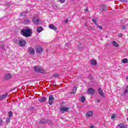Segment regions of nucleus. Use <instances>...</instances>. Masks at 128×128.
<instances>
[{
    "label": "nucleus",
    "instance_id": "1",
    "mask_svg": "<svg viewBox=\"0 0 128 128\" xmlns=\"http://www.w3.org/2000/svg\"><path fill=\"white\" fill-rule=\"evenodd\" d=\"M20 32L24 36L28 38V36H30L32 34V30H30V29L24 30H22Z\"/></svg>",
    "mask_w": 128,
    "mask_h": 128
},
{
    "label": "nucleus",
    "instance_id": "2",
    "mask_svg": "<svg viewBox=\"0 0 128 128\" xmlns=\"http://www.w3.org/2000/svg\"><path fill=\"white\" fill-rule=\"evenodd\" d=\"M32 22H33L34 24L36 26H38V24H42V20L38 18V16H34L32 18Z\"/></svg>",
    "mask_w": 128,
    "mask_h": 128
},
{
    "label": "nucleus",
    "instance_id": "3",
    "mask_svg": "<svg viewBox=\"0 0 128 128\" xmlns=\"http://www.w3.org/2000/svg\"><path fill=\"white\" fill-rule=\"evenodd\" d=\"M34 70L35 72H40V74H44V72H46V70L40 66H35Z\"/></svg>",
    "mask_w": 128,
    "mask_h": 128
},
{
    "label": "nucleus",
    "instance_id": "4",
    "mask_svg": "<svg viewBox=\"0 0 128 128\" xmlns=\"http://www.w3.org/2000/svg\"><path fill=\"white\" fill-rule=\"evenodd\" d=\"M36 53L38 54H42L44 52V49L40 46H37L36 48Z\"/></svg>",
    "mask_w": 128,
    "mask_h": 128
},
{
    "label": "nucleus",
    "instance_id": "5",
    "mask_svg": "<svg viewBox=\"0 0 128 128\" xmlns=\"http://www.w3.org/2000/svg\"><path fill=\"white\" fill-rule=\"evenodd\" d=\"M68 110H70V108L62 106L60 108V112H61V114H64V112H68Z\"/></svg>",
    "mask_w": 128,
    "mask_h": 128
},
{
    "label": "nucleus",
    "instance_id": "6",
    "mask_svg": "<svg viewBox=\"0 0 128 128\" xmlns=\"http://www.w3.org/2000/svg\"><path fill=\"white\" fill-rule=\"evenodd\" d=\"M54 98L52 95H50L48 98V104L50 106H52L54 104Z\"/></svg>",
    "mask_w": 128,
    "mask_h": 128
},
{
    "label": "nucleus",
    "instance_id": "7",
    "mask_svg": "<svg viewBox=\"0 0 128 128\" xmlns=\"http://www.w3.org/2000/svg\"><path fill=\"white\" fill-rule=\"evenodd\" d=\"M28 52L30 54H32V56H34V54L36 53V50L32 47H30L28 48Z\"/></svg>",
    "mask_w": 128,
    "mask_h": 128
},
{
    "label": "nucleus",
    "instance_id": "8",
    "mask_svg": "<svg viewBox=\"0 0 128 128\" xmlns=\"http://www.w3.org/2000/svg\"><path fill=\"white\" fill-rule=\"evenodd\" d=\"M87 92L88 94L94 95V92H96V90H94L92 88H89Z\"/></svg>",
    "mask_w": 128,
    "mask_h": 128
},
{
    "label": "nucleus",
    "instance_id": "9",
    "mask_svg": "<svg viewBox=\"0 0 128 128\" xmlns=\"http://www.w3.org/2000/svg\"><path fill=\"white\" fill-rule=\"evenodd\" d=\"M26 44V42L24 40L21 39L19 40V46H24Z\"/></svg>",
    "mask_w": 128,
    "mask_h": 128
},
{
    "label": "nucleus",
    "instance_id": "10",
    "mask_svg": "<svg viewBox=\"0 0 128 128\" xmlns=\"http://www.w3.org/2000/svg\"><path fill=\"white\" fill-rule=\"evenodd\" d=\"M92 116H94V111H88L86 114V116L87 118H90Z\"/></svg>",
    "mask_w": 128,
    "mask_h": 128
},
{
    "label": "nucleus",
    "instance_id": "11",
    "mask_svg": "<svg viewBox=\"0 0 128 128\" xmlns=\"http://www.w3.org/2000/svg\"><path fill=\"white\" fill-rule=\"evenodd\" d=\"M98 92L101 96L102 98H104V92H102V88H98Z\"/></svg>",
    "mask_w": 128,
    "mask_h": 128
},
{
    "label": "nucleus",
    "instance_id": "12",
    "mask_svg": "<svg viewBox=\"0 0 128 128\" xmlns=\"http://www.w3.org/2000/svg\"><path fill=\"white\" fill-rule=\"evenodd\" d=\"M100 10L102 12H106L108 10V8H106V6H102L100 8Z\"/></svg>",
    "mask_w": 128,
    "mask_h": 128
},
{
    "label": "nucleus",
    "instance_id": "13",
    "mask_svg": "<svg viewBox=\"0 0 128 128\" xmlns=\"http://www.w3.org/2000/svg\"><path fill=\"white\" fill-rule=\"evenodd\" d=\"M90 64L92 66H96V60L94 59H92L90 60Z\"/></svg>",
    "mask_w": 128,
    "mask_h": 128
},
{
    "label": "nucleus",
    "instance_id": "14",
    "mask_svg": "<svg viewBox=\"0 0 128 128\" xmlns=\"http://www.w3.org/2000/svg\"><path fill=\"white\" fill-rule=\"evenodd\" d=\"M49 28L51 30H56V26H54V25L51 24L49 25Z\"/></svg>",
    "mask_w": 128,
    "mask_h": 128
},
{
    "label": "nucleus",
    "instance_id": "15",
    "mask_svg": "<svg viewBox=\"0 0 128 128\" xmlns=\"http://www.w3.org/2000/svg\"><path fill=\"white\" fill-rule=\"evenodd\" d=\"M12 78V74H6L5 75V79L6 80H10Z\"/></svg>",
    "mask_w": 128,
    "mask_h": 128
},
{
    "label": "nucleus",
    "instance_id": "16",
    "mask_svg": "<svg viewBox=\"0 0 128 128\" xmlns=\"http://www.w3.org/2000/svg\"><path fill=\"white\" fill-rule=\"evenodd\" d=\"M42 30H44V28H42V27L40 26L38 27V28H36V31L38 32H42Z\"/></svg>",
    "mask_w": 128,
    "mask_h": 128
},
{
    "label": "nucleus",
    "instance_id": "17",
    "mask_svg": "<svg viewBox=\"0 0 128 128\" xmlns=\"http://www.w3.org/2000/svg\"><path fill=\"white\" fill-rule=\"evenodd\" d=\"M126 94H128V85H127L126 87H125V89L124 92H123V94L124 96H126Z\"/></svg>",
    "mask_w": 128,
    "mask_h": 128
},
{
    "label": "nucleus",
    "instance_id": "18",
    "mask_svg": "<svg viewBox=\"0 0 128 128\" xmlns=\"http://www.w3.org/2000/svg\"><path fill=\"white\" fill-rule=\"evenodd\" d=\"M112 44L113 46H115V48H118V42H116V41H112Z\"/></svg>",
    "mask_w": 128,
    "mask_h": 128
},
{
    "label": "nucleus",
    "instance_id": "19",
    "mask_svg": "<svg viewBox=\"0 0 128 128\" xmlns=\"http://www.w3.org/2000/svg\"><path fill=\"white\" fill-rule=\"evenodd\" d=\"M8 96V93H6L5 94H3L2 96H0V100H4Z\"/></svg>",
    "mask_w": 128,
    "mask_h": 128
},
{
    "label": "nucleus",
    "instance_id": "20",
    "mask_svg": "<svg viewBox=\"0 0 128 128\" xmlns=\"http://www.w3.org/2000/svg\"><path fill=\"white\" fill-rule=\"evenodd\" d=\"M40 124H46V122H51L50 120H46L42 119L40 120Z\"/></svg>",
    "mask_w": 128,
    "mask_h": 128
},
{
    "label": "nucleus",
    "instance_id": "21",
    "mask_svg": "<svg viewBox=\"0 0 128 128\" xmlns=\"http://www.w3.org/2000/svg\"><path fill=\"white\" fill-rule=\"evenodd\" d=\"M46 100V97H43L39 100V102H44Z\"/></svg>",
    "mask_w": 128,
    "mask_h": 128
},
{
    "label": "nucleus",
    "instance_id": "22",
    "mask_svg": "<svg viewBox=\"0 0 128 128\" xmlns=\"http://www.w3.org/2000/svg\"><path fill=\"white\" fill-rule=\"evenodd\" d=\"M30 23V20L28 19H26L24 20V24H28Z\"/></svg>",
    "mask_w": 128,
    "mask_h": 128
},
{
    "label": "nucleus",
    "instance_id": "23",
    "mask_svg": "<svg viewBox=\"0 0 128 128\" xmlns=\"http://www.w3.org/2000/svg\"><path fill=\"white\" fill-rule=\"evenodd\" d=\"M122 62L123 64H128V58H125L123 59V60H122Z\"/></svg>",
    "mask_w": 128,
    "mask_h": 128
},
{
    "label": "nucleus",
    "instance_id": "24",
    "mask_svg": "<svg viewBox=\"0 0 128 128\" xmlns=\"http://www.w3.org/2000/svg\"><path fill=\"white\" fill-rule=\"evenodd\" d=\"M80 101L82 102H86V97L82 96L81 98Z\"/></svg>",
    "mask_w": 128,
    "mask_h": 128
},
{
    "label": "nucleus",
    "instance_id": "25",
    "mask_svg": "<svg viewBox=\"0 0 128 128\" xmlns=\"http://www.w3.org/2000/svg\"><path fill=\"white\" fill-rule=\"evenodd\" d=\"M76 90H77L76 87H74L72 90V94H76Z\"/></svg>",
    "mask_w": 128,
    "mask_h": 128
},
{
    "label": "nucleus",
    "instance_id": "26",
    "mask_svg": "<svg viewBox=\"0 0 128 128\" xmlns=\"http://www.w3.org/2000/svg\"><path fill=\"white\" fill-rule=\"evenodd\" d=\"M10 118H10V117H8V118H6V122L7 124H8V123L10 122Z\"/></svg>",
    "mask_w": 128,
    "mask_h": 128
},
{
    "label": "nucleus",
    "instance_id": "27",
    "mask_svg": "<svg viewBox=\"0 0 128 128\" xmlns=\"http://www.w3.org/2000/svg\"><path fill=\"white\" fill-rule=\"evenodd\" d=\"M8 118H12V112H8Z\"/></svg>",
    "mask_w": 128,
    "mask_h": 128
},
{
    "label": "nucleus",
    "instance_id": "28",
    "mask_svg": "<svg viewBox=\"0 0 128 128\" xmlns=\"http://www.w3.org/2000/svg\"><path fill=\"white\" fill-rule=\"evenodd\" d=\"M119 126L120 128H126V126H124L122 124H120Z\"/></svg>",
    "mask_w": 128,
    "mask_h": 128
},
{
    "label": "nucleus",
    "instance_id": "29",
    "mask_svg": "<svg viewBox=\"0 0 128 128\" xmlns=\"http://www.w3.org/2000/svg\"><path fill=\"white\" fill-rule=\"evenodd\" d=\"M92 22H93L94 24H96H96H98V23H96V19H94V18H93V19L92 20Z\"/></svg>",
    "mask_w": 128,
    "mask_h": 128
},
{
    "label": "nucleus",
    "instance_id": "30",
    "mask_svg": "<svg viewBox=\"0 0 128 128\" xmlns=\"http://www.w3.org/2000/svg\"><path fill=\"white\" fill-rule=\"evenodd\" d=\"M97 28H98L100 30H102V26H99L98 24H96Z\"/></svg>",
    "mask_w": 128,
    "mask_h": 128
},
{
    "label": "nucleus",
    "instance_id": "31",
    "mask_svg": "<svg viewBox=\"0 0 128 128\" xmlns=\"http://www.w3.org/2000/svg\"><path fill=\"white\" fill-rule=\"evenodd\" d=\"M59 76L60 75L58 74H53V76H54V78H58Z\"/></svg>",
    "mask_w": 128,
    "mask_h": 128
},
{
    "label": "nucleus",
    "instance_id": "32",
    "mask_svg": "<svg viewBox=\"0 0 128 128\" xmlns=\"http://www.w3.org/2000/svg\"><path fill=\"white\" fill-rule=\"evenodd\" d=\"M121 28H122V30H126V26L124 25H122L121 26Z\"/></svg>",
    "mask_w": 128,
    "mask_h": 128
},
{
    "label": "nucleus",
    "instance_id": "33",
    "mask_svg": "<svg viewBox=\"0 0 128 128\" xmlns=\"http://www.w3.org/2000/svg\"><path fill=\"white\" fill-rule=\"evenodd\" d=\"M120 2H127L128 0H120Z\"/></svg>",
    "mask_w": 128,
    "mask_h": 128
},
{
    "label": "nucleus",
    "instance_id": "34",
    "mask_svg": "<svg viewBox=\"0 0 128 128\" xmlns=\"http://www.w3.org/2000/svg\"><path fill=\"white\" fill-rule=\"evenodd\" d=\"M58 0L60 1V4H64V2H66V0Z\"/></svg>",
    "mask_w": 128,
    "mask_h": 128
},
{
    "label": "nucleus",
    "instance_id": "35",
    "mask_svg": "<svg viewBox=\"0 0 128 128\" xmlns=\"http://www.w3.org/2000/svg\"><path fill=\"white\" fill-rule=\"evenodd\" d=\"M116 118V114H112L111 116V118L114 119V118Z\"/></svg>",
    "mask_w": 128,
    "mask_h": 128
},
{
    "label": "nucleus",
    "instance_id": "36",
    "mask_svg": "<svg viewBox=\"0 0 128 128\" xmlns=\"http://www.w3.org/2000/svg\"><path fill=\"white\" fill-rule=\"evenodd\" d=\"M2 119L0 118V126H2Z\"/></svg>",
    "mask_w": 128,
    "mask_h": 128
},
{
    "label": "nucleus",
    "instance_id": "37",
    "mask_svg": "<svg viewBox=\"0 0 128 128\" xmlns=\"http://www.w3.org/2000/svg\"><path fill=\"white\" fill-rule=\"evenodd\" d=\"M78 48L80 50H82V46H81V45H80V46H78Z\"/></svg>",
    "mask_w": 128,
    "mask_h": 128
},
{
    "label": "nucleus",
    "instance_id": "38",
    "mask_svg": "<svg viewBox=\"0 0 128 128\" xmlns=\"http://www.w3.org/2000/svg\"><path fill=\"white\" fill-rule=\"evenodd\" d=\"M122 34H118V38H122Z\"/></svg>",
    "mask_w": 128,
    "mask_h": 128
},
{
    "label": "nucleus",
    "instance_id": "39",
    "mask_svg": "<svg viewBox=\"0 0 128 128\" xmlns=\"http://www.w3.org/2000/svg\"><path fill=\"white\" fill-rule=\"evenodd\" d=\"M65 22H66V24H68V20L66 19L65 20Z\"/></svg>",
    "mask_w": 128,
    "mask_h": 128
},
{
    "label": "nucleus",
    "instance_id": "40",
    "mask_svg": "<svg viewBox=\"0 0 128 128\" xmlns=\"http://www.w3.org/2000/svg\"><path fill=\"white\" fill-rule=\"evenodd\" d=\"M84 12H88V8H86L84 10Z\"/></svg>",
    "mask_w": 128,
    "mask_h": 128
},
{
    "label": "nucleus",
    "instance_id": "41",
    "mask_svg": "<svg viewBox=\"0 0 128 128\" xmlns=\"http://www.w3.org/2000/svg\"><path fill=\"white\" fill-rule=\"evenodd\" d=\"M90 128H94V126L92 125L90 126Z\"/></svg>",
    "mask_w": 128,
    "mask_h": 128
},
{
    "label": "nucleus",
    "instance_id": "42",
    "mask_svg": "<svg viewBox=\"0 0 128 128\" xmlns=\"http://www.w3.org/2000/svg\"><path fill=\"white\" fill-rule=\"evenodd\" d=\"M96 102H100V100H96Z\"/></svg>",
    "mask_w": 128,
    "mask_h": 128
},
{
    "label": "nucleus",
    "instance_id": "43",
    "mask_svg": "<svg viewBox=\"0 0 128 128\" xmlns=\"http://www.w3.org/2000/svg\"><path fill=\"white\" fill-rule=\"evenodd\" d=\"M24 16V14H22V13L20 14V16Z\"/></svg>",
    "mask_w": 128,
    "mask_h": 128
},
{
    "label": "nucleus",
    "instance_id": "44",
    "mask_svg": "<svg viewBox=\"0 0 128 128\" xmlns=\"http://www.w3.org/2000/svg\"><path fill=\"white\" fill-rule=\"evenodd\" d=\"M31 108H32V110H34V107H32Z\"/></svg>",
    "mask_w": 128,
    "mask_h": 128
},
{
    "label": "nucleus",
    "instance_id": "45",
    "mask_svg": "<svg viewBox=\"0 0 128 128\" xmlns=\"http://www.w3.org/2000/svg\"><path fill=\"white\" fill-rule=\"evenodd\" d=\"M126 80H128V76L126 78Z\"/></svg>",
    "mask_w": 128,
    "mask_h": 128
},
{
    "label": "nucleus",
    "instance_id": "46",
    "mask_svg": "<svg viewBox=\"0 0 128 128\" xmlns=\"http://www.w3.org/2000/svg\"><path fill=\"white\" fill-rule=\"evenodd\" d=\"M68 44H66V46H67Z\"/></svg>",
    "mask_w": 128,
    "mask_h": 128
}]
</instances>
